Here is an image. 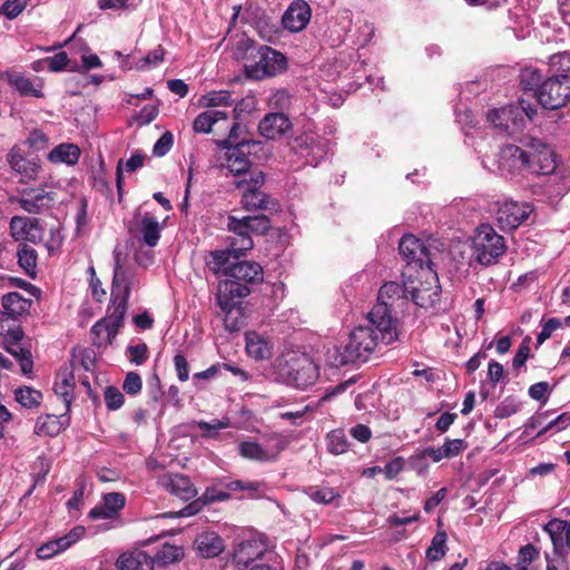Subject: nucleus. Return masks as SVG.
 I'll list each match as a JSON object with an SVG mask.
<instances>
[{
	"instance_id": "1",
	"label": "nucleus",
	"mask_w": 570,
	"mask_h": 570,
	"mask_svg": "<svg viewBox=\"0 0 570 570\" xmlns=\"http://www.w3.org/2000/svg\"><path fill=\"white\" fill-rule=\"evenodd\" d=\"M527 147L529 150H523L515 145L502 147L495 161L497 167L489 169L508 179H520L528 174L550 175L554 171V153L548 145L530 138Z\"/></svg>"
},
{
	"instance_id": "2",
	"label": "nucleus",
	"mask_w": 570,
	"mask_h": 570,
	"mask_svg": "<svg viewBox=\"0 0 570 570\" xmlns=\"http://www.w3.org/2000/svg\"><path fill=\"white\" fill-rule=\"evenodd\" d=\"M140 285V278L136 268L126 263V257L118 249L114 250V277L111 284L110 305L108 315L92 326V332L100 334L106 332L110 338L117 334L122 325L128 307V299L132 289Z\"/></svg>"
},
{
	"instance_id": "3",
	"label": "nucleus",
	"mask_w": 570,
	"mask_h": 570,
	"mask_svg": "<svg viewBox=\"0 0 570 570\" xmlns=\"http://www.w3.org/2000/svg\"><path fill=\"white\" fill-rule=\"evenodd\" d=\"M407 282L385 283L379 291L377 303L367 314V321L381 333L382 341L387 345L399 340V320L396 313L407 304Z\"/></svg>"
},
{
	"instance_id": "4",
	"label": "nucleus",
	"mask_w": 570,
	"mask_h": 570,
	"mask_svg": "<svg viewBox=\"0 0 570 570\" xmlns=\"http://www.w3.org/2000/svg\"><path fill=\"white\" fill-rule=\"evenodd\" d=\"M380 342L385 344L381 333L367 321L366 325H358L350 332L344 345L328 346L324 355L325 362L332 367L364 363L375 352Z\"/></svg>"
},
{
	"instance_id": "5",
	"label": "nucleus",
	"mask_w": 570,
	"mask_h": 570,
	"mask_svg": "<svg viewBox=\"0 0 570 570\" xmlns=\"http://www.w3.org/2000/svg\"><path fill=\"white\" fill-rule=\"evenodd\" d=\"M261 281H263V269L259 264L249 261L235 262L227 272V278L218 285V306L229 312L233 299L246 297L249 294L248 285Z\"/></svg>"
},
{
	"instance_id": "6",
	"label": "nucleus",
	"mask_w": 570,
	"mask_h": 570,
	"mask_svg": "<svg viewBox=\"0 0 570 570\" xmlns=\"http://www.w3.org/2000/svg\"><path fill=\"white\" fill-rule=\"evenodd\" d=\"M562 73L548 78L535 92L539 104L546 109H559L570 100V53L556 57Z\"/></svg>"
},
{
	"instance_id": "7",
	"label": "nucleus",
	"mask_w": 570,
	"mask_h": 570,
	"mask_svg": "<svg viewBox=\"0 0 570 570\" xmlns=\"http://www.w3.org/2000/svg\"><path fill=\"white\" fill-rule=\"evenodd\" d=\"M538 108L523 97L517 104H512L488 112V120L502 131L510 135L521 131L525 125V118L533 120Z\"/></svg>"
},
{
	"instance_id": "8",
	"label": "nucleus",
	"mask_w": 570,
	"mask_h": 570,
	"mask_svg": "<svg viewBox=\"0 0 570 570\" xmlns=\"http://www.w3.org/2000/svg\"><path fill=\"white\" fill-rule=\"evenodd\" d=\"M271 228V222L266 215L246 216L237 218L234 215L227 217V229L233 234L232 248L238 252H247L253 248L252 234L263 235Z\"/></svg>"
},
{
	"instance_id": "9",
	"label": "nucleus",
	"mask_w": 570,
	"mask_h": 570,
	"mask_svg": "<svg viewBox=\"0 0 570 570\" xmlns=\"http://www.w3.org/2000/svg\"><path fill=\"white\" fill-rule=\"evenodd\" d=\"M287 69V58L279 51L268 47L259 46L254 55V61L244 66L246 78L263 80L276 77Z\"/></svg>"
},
{
	"instance_id": "10",
	"label": "nucleus",
	"mask_w": 570,
	"mask_h": 570,
	"mask_svg": "<svg viewBox=\"0 0 570 570\" xmlns=\"http://www.w3.org/2000/svg\"><path fill=\"white\" fill-rule=\"evenodd\" d=\"M407 282V294L413 303L420 307L429 308L440 301L441 287L438 275L431 267L415 271L414 277H405Z\"/></svg>"
},
{
	"instance_id": "11",
	"label": "nucleus",
	"mask_w": 570,
	"mask_h": 570,
	"mask_svg": "<svg viewBox=\"0 0 570 570\" xmlns=\"http://www.w3.org/2000/svg\"><path fill=\"white\" fill-rule=\"evenodd\" d=\"M472 244L473 256L485 266L497 263L505 252L504 238L487 224L476 229Z\"/></svg>"
},
{
	"instance_id": "12",
	"label": "nucleus",
	"mask_w": 570,
	"mask_h": 570,
	"mask_svg": "<svg viewBox=\"0 0 570 570\" xmlns=\"http://www.w3.org/2000/svg\"><path fill=\"white\" fill-rule=\"evenodd\" d=\"M264 183L265 175L262 171L250 174L248 180L236 183L237 187H244L242 205L246 210H278V202L262 190Z\"/></svg>"
},
{
	"instance_id": "13",
	"label": "nucleus",
	"mask_w": 570,
	"mask_h": 570,
	"mask_svg": "<svg viewBox=\"0 0 570 570\" xmlns=\"http://www.w3.org/2000/svg\"><path fill=\"white\" fill-rule=\"evenodd\" d=\"M277 556L269 550L266 541L259 537H252L238 542L233 550L232 563L243 570L250 568L258 562H265L275 559Z\"/></svg>"
},
{
	"instance_id": "14",
	"label": "nucleus",
	"mask_w": 570,
	"mask_h": 570,
	"mask_svg": "<svg viewBox=\"0 0 570 570\" xmlns=\"http://www.w3.org/2000/svg\"><path fill=\"white\" fill-rule=\"evenodd\" d=\"M399 250L407 262V267L403 272V277H414L415 271L430 267L431 257L428 247L421 239L413 235H404L399 243Z\"/></svg>"
},
{
	"instance_id": "15",
	"label": "nucleus",
	"mask_w": 570,
	"mask_h": 570,
	"mask_svg": "<svg viewBox=\"0 0 570 570\" xmlns=\"http://www.w3.org/2000/svg\"><path fill=\"white\" fill-rule=\"evenodd\" d=\"M56 202V193L48 185L22 187L19 189L18 203L29 214H41L49 210Z\"/></svg>"
},
{
	"instance_id": "16",
	"label": "nucleus",
	"mask_w": 570,
	"mask_h": 570,
	"mask_svg": "<svg viewBox=\"0 0 570 570\" xmlns=\"http://www.w3.org/2000/svg\"><path fill=\"white\" fill-rule=\"evenodd\" d=\"M318 375L317 365L306 355H302L288 365L286 382L296 389L305 390L317 381Z\"/></svg>"
},
{
	"instance_id": "17",
	"label": "nucleus",
	"mask_w": 570,
	"mask_h": 570,
	"mask_svg": "<svg viewBox=\"0 0 570 570\" xmlns=\"http://www.w3.org/2000/svg\"><path fill=\"white\" fill-rule=\"evenodd\" d=\"M532 213L528 203L505 202L497 212V222L504 230H512L525 222Z\"/></svg>"
},
{
	"instance_id": "18",
	"label": "nucleus",
	"mask_w": 570,
	"mask_h": 570,
	"mask_svg": "<svg viewBox=\"0 0 570 570\" xmlns=\"http://www.w3.org/2000/svg\"><path fill=\"white\" fill-rule=\"evenodd\" d=\"M283 450L284 442L281 440H277L276 443H268L266 445L252 441H244L238 444V452L243 458L259 462L275 461Z\"/></svg>"
},
{
	"instance_id": "19",
	"label": "nucleus",
	"mask_w": 570,
	"mask_h": 570,
	"mask_svg": "<svg viewBox=\"0 0 570 570\" xmlns=\"http://www.w3.org/2000/svg\"><path fill=\"white\" fill-rule=\"evenodd\" d=\"M10 234L16 240L36 244L41 240L43 229L37 218L13 216L10 220Z\"/></svg>"
},
{
	"instance_id": "20",
	"label": "nucleus",
	"mask_w": 570,
	"mask_h": 570,
	"mask_svg": "<svg viewBox=\"0 0 570 570\" xmlns=\"http://www.w3.org/2000/svg\"><path fill=\"white\" fill-rule=\"evenodd\" d=\"M245 253L232 248V236H229L228 245L225 249H215L206 255L205 265L213 274L227 277V272L235 264L232 259H237Z\"/></svg>"
},
{
	"instance_id": "21",
	"label": "nucleus",
	"mask_w": 570,
	"mask_h": 570,
	"mask_svg": "<svg viewBox=\"0 0 570 570\" xmlns=\"http://www.w3.org/2000/svg\"><path fill=\"white\" fill-rule=\"evenodd\" d=\"M86 533V529L82 525H77L71 529L67 534L43 543L37 550V556L40 559H50L56 554L63 552L72 544L78 542Z\"/></svg>"
},
{
	"instance_id": "22",
	"label": "nucleus",
	"mask_w": 570,
	"mask_h": 570,
	"mask_svg": "<svg viewBox=\"0 0 570 570\" xmlns=\"http://www.w3.org/2000/svg\"><path fill=\"white\" fill-rule=\"evenodd\" d=\"M157 482L160 488L185 501L193 499L197 494L194 484L183 474L165 473L158 478Z\"/></svg>"
},
{
	"instance_id": "23",
	"label": "nucleus",
	"mask_w": 570,
	"mask_h": 570,
	"mask_svg": "<svg viewBox=\"0 0 570 570\" xmlns=\"http://www.w3.org/2000/svg\"><path fill=\"white\" fill-rule=\"evenodd\" d=\"M311 20V8L307 2L296 0L284 12L282 22L284 28L292 32L303 30Z\"/></svg>"
},
{
	"instance_id": "24",
	"label": "nucleus",
	"mask_w": 570,
	"mask_h": 570,
	"mask_svg": "<svg viewBox=\"0 0 570 570\" xmlns=\"http://www.w3.org/2000/svg\"><path fill=\"white\" fill-rule=\"evenodd\" d=\"M8 163L11 169L20 176V184H28L38 179L41 169L38 159H28L16 150H11L8 155Z\"/></svg>"
},
{
	"instance_id": "25",
	"label": "nucleus",
	"mask_w": 570,
	"mask_h": 570,
	"mask_svg": "<svg viewBox=\"0 0 570 570\" xmlns=\"http://www.w3.org/2000/svg\"><path fill=\"white\" fill-rule=\"evenodd\" d=\"M291 127L292 122L285 112H269L259 121L258 131L267 139H276Z\"/></svg>"
},
{
	"instance_id": "26",
	"label": "nucleus",
	"mask_w": 570,
	"mask_h": 570,
	"mask_svg": "<svg viewBox=\"0 0 570 570\" xmlns=\"http://www.w3.org/2000/svg\"><path fill=\"white\" fill-rule=\"evenodd\" d=\"M118 570H154V558L144 550L124 552L116 561Z\"/></svg>"
},
{
	"instance_id": "27",
	"label": "nucleus",
	"mask_w": 570,
	"mask_h": 570,
	"mask_svg": "<svg viewBox=\"0 0 570 570\" xmlns=\"http://www.w3.org/2000/svg\"><path fill=\"white\" fill-rule=\"evenodd\" d=\"M247 144L242 141L237 142L233 147H229L225 154V167L229 173L238 176L242 174H246L250 161L244 150Z\"/></svg>"
},
{
	"instance_id": "28",
	"label": "nucleus",
	"mask_w": 570,
	"mask_h": 570,
	"mask_svg": "<svg viewBox=\"0 0 570 570\" xmlns=\"http://www.w3.org/2000/svg\"><path fill=\"white\" fill-rule=\"evenodd\" d=\"M76 386L75 375L70 367L60 368L57 374L53 391L57 396L61 397L66 410L69 411Z\"/></svg>"
},
{
	"instance_id": "29",
	"label": "nucleus",
	"mask_w": 570,
	"mask_h": 570,
	"mask_svg": "<svg viewBox=\"0 0 570 570\" xmlns=\"http://www.w3.org/2000/svg\"><path fill=\"white\" fill-rule=\"evenodd\" d=\"M161 229L158 219L149 213H145L138 223L140 239L148 247H155L158 244Z\"/></svg>"
},
{
	"instance_id": "30",
	"label": "nucleus",
	"mask_w": 570,
	"mask_h": 570,
	"mask_svg": "<svg viewBox=\"0 0 570 570\" xmlns=\"http://www.w3.org/2000/svg\"><path fill=\"white\" fill-rule=\"evenodd\" d=\"M9 83L22 96L42 97V80L29 78L20 72L9 75Z\"/></svg>"
},
{
	"instance_id": "31",
	"label": "nucleus",
	"mask_w": 570,
	"mask_h": 570,
	"mask_svg": "<svg viewBox=\"0 0 570 570\" xmlns=\"http://www.w3.org/2000/svg\"><path fill=\"white\" fill-rule=\"evenodd\" d=\"M228 118L229 114L226 110L207 109L195 118L193 129L197 134H209L216 124L226 121Z\"/></svg>"
},
{
	"instance_id": "32",
	"label": "nucleus",
	"mask_w": 570,
	"mask_h": 570,
	"mask_svg": "<svg viewBox=\"0 0 570 570\" xmlns=\"http://www.w3.org/2000/svg\"><path fill=\"white\" fill-rule=\"evenodd\" d=\"M246 352L255 360H265L272 355L271 342L257 332H248L245 335Z\"/></svg>"
},
{
	"instance_id": "33",
	"label": "nucleus",
	"mask_w": 570,
	"mask_h": 570,
	"mask_svg": "<svg viewBox=\"0 0 570 570\" xmlns=\"http://www.w3.org/2000/svg\"><path fill=\"white\" fill-rule=\"evenodd\" d=\"M543 530L549 534L553 551L558 556L564 554V534L570 530V521L552 519L544 524Z\"/></svg>"
},
{
	"instance_id": "34",
	"label": "nucleus",
	"mask_w": 570,
	"mask_h": 570,
	"mask_svg": "<svg viewBox=\"0 0 570 570\" xmlns=\"http://www.w3.org/2000/svg\"><path fill=\"white\" fill-rule=\"evenodd\" d=\"M1 303L3 311L12 320H17L18 317L29 312L32 301L29 298H24L21 294L17 292H10L2 296Z\"/></svg>"
},
{
	"instance_id": "35",
	"label": "nucleus",
	"mask_w": 570,
	"mask_h": 570,
	"mask_svg": "<svg viewBox=\"0 0 570 570\" xmlns=\"http://www.w3.org/2000/svg\"><path fill=\"white\" fill-rule=\"evenodd\" d=\"M80 155L81 150L77 145L65 142L56 146L48 154V159L52 164L73 166L79 161Z\"/></svg>"
},
{
	"instance_id": "36",
	"label": "nucleus",
	"mask_w": 570,
	"mask_h": 570,
	"mask_svg": "<svg viewBox=\"0 0 570 570\" xmlns=\"http://www.w3.org/2000/svg\"><path fill=\"white\" fill-rule=\"evenodd\" d=\"M198 552L204 558H213L224 550L223 539L215 532H204L195 541Z\"/></svg>"
},
{
	"instance_id": "37",
	"label": "nucleus",
	"mask_w": 570,
	"mask_h": 570,
	"mask_svg": "<svg viewBox=\"0 0 570 570\" xmlns=\"http://www.w3.org/2000/svg\"><path fill=\"white\" fill-rule=\"evenodd\" d=\"M235 99L228 90H213L203 95L199 104L208 109H217L219 107H233Z\"/></svg>"
},
{
	"instance_id": "38",
	"label": "nucleus",
	"mask_w": 570,
	"mask_h": 570,
	"mask_svg": "<svg viewBox=\"0 0 570 570\" xmlns=\"http://www.w3.org/2000/svg\"><path fill=\"white\" fill-rule=\"evenodd\" d=\"M327 451L333 455H341L348 451L350 442L342 429L330 431L325 436Z\"/></svg>"
},
{
	"instance_id": "39",
	"label": "nucleus",
	"mask_w": 570,
	"mask_h": 570,
	"mask_svg": "<svg viewBox=\"0 0 570 570\" xmlns=\"http://www.w3.org/2000/svg\"><path fill=\"white\" fill-rule=\"evenodd\" d=\"M4 347L7 352H9L11 355H13L19 362L21 366V371L23 374H29L32 371V356L30 351L24 350L20 345V341L18 343H12L11 337L4 338Z\"/></svg>"
},
{
	"instance_id": "40",
	"label": "nucleus",
	"mask_w": 570,
	"mask_h": 570,
	"mask_svg": "<svg viewBox=\"0 0 570 570\" xmlns=\"http://www.w3.org/2000/svg\"><path fill=\"white\" fill-rule=\"evenodd\" d=\"M62 428L63 423L59 416L47 414L38 417L35 425V432L38 435L53 436L59 434Z\"/></svg>"
},
{
	"instance_id": "41",
	"label": "nucleus",
	"mask_w": 570,
	"mask_h": 570,
	"mask_svg": "<svg viewBox=\"0 0 570 570\" xmlns=\"http://www.w3.org/2000/svg\"><path fill=\"white\" fill-rule=\"evenodd\" d=\"M88 517L92 520H108L107 523L99 525V529L102 531L115 529L122 524L119 517L115 512L109 511L104 503L94 507L89 511Z\"/></svg>"
},
{
	"instance_id": "42",
	"label": "nucleus",
	"mask_w": 570,
	"mask_h": 570,
	"mask_svg": "<svg viewBox=\"0 0 570 570\" xmlns=\"http://www.w3.org/2000/svg\"><path fill=\"white\" fill-rule=\"evenodd\" d=\"M19 266L30 276H33L37 267V253L36 250L23 244L19 247L18 253Z\"/></svg>"
},
{
	"instance_id": "43",
	"label": "nucleus",
	"mask_w": 570,
	"mask_h": 570,
	"mask_svg": "<svg viewBox=\"0 0 570 570\" xmlns=\"http://www.w3.org/2000/svg\"><path fill=\"white\" fill-rule=\"evenodd\" d=\"M304 492L312 501L320 504H330L334 502V500L341 498L340 493L335 489L328 487H309L305 489Z\"/></svg>"
},
{
	"instance_id": "44",
	"label": "nucleus",
	"mask_w": 570,
	"mask_h": 570,
	"mask_svg": "<svg viewBox=\"0 0 570 570\" xmlns=\"http://www.w3.org/2000/svg\"><path fill=\"white\" fill-rule=\"evenodd\" d=\"M184 556V551L180 547L165 543L158 550L154 558V563L169 564L180 560Z\"/></svg>"
},
{
	"instance_id": "45",
	"label": "nucleus",
	"mask_w": 570,
	"mask_h": 570,
	"mask_svg": "<svg viewBox=\"0 0 570 570\" xmlns=\"http://www.w3.org/2000/svg\"><path fill=\"white\" fill-rule=\"evenodd\" d=\"M197 428L203 432V436L207 439H215L218 436L220 430L230 426V420L228 417L214 419L210 422L197 421L195 423Z\"/></svg>"
},
{
	"instance_id": "46",
	"label": "nucleus",
	"mask_w": 570,
	"mask_h": 570,
	"mask_svg": "<svg viewBox=\"0 0 570 570\" xmlns=\"http://www.w3.org/2000/svg\"><path fill=\"white\" fill-rule=\"evenodd\" d=\"M16 401L23 407L32 409L40 404L42 400L41 392L29 386L19 387L14 391Z\"/></svg>"
},
{
	"instance_id": "47",
	"label": "nucleus",
	"mask_w": 570,
	"mask_h": 570,
	"mask_svg": "<svg viewBox=\"0 0 570 570\" xmlns=\"http://www.w3.org/2000/svg\"><path fill=\"white\" fill-rule=\"evenodd\" d=\"M446 533L444 531H438L433 537L430 547L426 549V558L430 561L441 560L446 552Z\"/></svg>"
},
{
	"instance_id": "48",
	"label": "nucleus",
	"mask_w": 570,
	"mask_h": 570,
	"mask_svg": "<svg viewBox=\"0 0 570 570\" xmlns=\"http://www.w3.org/2000/svg\"><path fill=\"white\" fill-rule=\"evenodd\" d=\"M12 320L4 311H0V336L11 337L12 343H18L23 337V332L19 326L14 325Z\"/></svg>"
},
{
	"instance_id": "49",
	"label": "nucleus",
	"mask_w": 570,
	"mask_h": 570,
	"mask_svg": "<svg viewBox=\"0 0 570 570\" xmlns=\"http://www.w3.org/2000/svg\"><path fill=\"white\" fill-rule=\"evenodd\" d=\"M330 147V140L317 135V142H315L312 147V151H307L306 154V163L312 166H316L318 161L328 153Z\"/></svg>"
},
{
	"instance_id": "50",
	"label": "nucleus",
	"mask_w": 570,
	"mask_h": 570,
	"mask_svg": "<svg viewBox=\"0 0 570 570\" xmlns=\"http://www.w3.org/2000/svg\"><path fill=\"white\" fill-rule=\"evenodd\" d=\"M165 50L161 46L153 49L146 57L137 61L136 68L138 70H146L157 67L164 61Z\"/></svg>"
},
{
	"instance_id": "51",
	"label": "nucleus",
	"mask_w": 570,
	"mask_h": 570,
	"mask_svg": "<svg viewBox=\"0 0 570 570\" xmlns=\"http://www.w3.org/2000/svg\"><path fill=\"white\" fill-rule=\"evenodd\" d=\"M541 73L533 68H524L520 73V81L523 88L529 91H534V94L541 85Z\"/></svg>"
},
{
	"instance_id": "52",
	"label": "nucleus",
	"mask_w": 570,
	"mask_h": 570,
	"mask_svg": "<svg viewBox=\"0 0 570 570\" xmlns=\"http://www.w3.org/2000/svg\"><path fill=\"white\" fill-rule=\"evenodd\" d=\"M292 96L284 89L276 90L268 99V106L271 109L278 110L277 112H284L291 108Z\"/></svg>"
},
{
	"instance_id": "53",
	"label": "nucleus",
	"mask_w": 570,
	"mask_h": 570,
	"mask_svg": "<svg viewBox=\"0 0 570 570\" xmlns=\"http://www.w3.org/2000/svg\"><path fill=\"white\" fill-rule=\"evenodd\" d=\"M409 468L415 471L417 474H425L429 470V456L425 453L424 449L416 450L409 459H407Z\"/></svg>"
},
{
	"instance_id": "54",
	"label": "nucleus",
	"mask_w": 570,
	"mask_h": 570,
	"mask_svg": "<svg viewBox=\"0 0 570 570\" xmlns=\"http://www.w3.org/2000/svg\"><path fill=\"white\" fill-rule=\"evenodd\" d=\"M539 556L538 549L532 544L523 546L519 550L517 570H531L529 564Z\"/></svg>"
},
{
	"instance_id": "55",
	"label": "nucleus",
	"mask_w": 570,
	"mask_h": 570,
	"mask_svg": "<svg viewBox=\"0 0 570 570\" xmlns=\"http://www.w3.org/2000/svg\"><path fill=\"white\" fill-rule=\"evenodd\" d=\"M315 142H317V135L304 134L295 139L293 149L298 155L306 158L307 151H312V147Z\"/></svg>"
},
{
	"instance_id": "56",
	"label": "nucleus",
	"mask_w": 570,
	"mask_h": 570,
	"mask_svg": "<svg viewBox=\"0 0 570 570\" xmlns=\"http://www.w3.org/2000/svg\"><path fill=\"white\" fill-rule=\"evenodd\" d=\"M222 312L225 314L224 323L225 327L228 332H235L238 331L242 326L240 322V309L236 307V302L233 299V305L230 307V311L222 309Z\"/></svg>"
},
{
	"instance_id": "57",
	"label": "nucleus",
	"mask_w": 570,
	"mask_h": 570,
	"mask_svg": "<svg viewBox=\"0 0 570 570\" xmlns=\"http://www.w3.org/2000/svg\"><path fill=\"white\" fill-rule=\"evenodd\" d=\"M102 503L119 517V512L125 508L126 498L122 493L110 492L104 495Z\"/></svg>"
},
{
	"instance_id": "58",
	"label": "nucleus",
	"mask_w": 570,
	"mask_h": 570,
	"mask_svg": "<svg viewBox=\"0 0 570 570\" xmlns=\"http://www.w3.org/2000/svg\"><path fill=\"white\" fill-rule=\"evenodd\" d=\"M105 402L108 410H118L124 404V395L116 387H107L105 391Z\"/></svg>"
},
{
	"instance_id": "59",
	"label": "nucleus",
	"mask_w": 570,
	"mask_h": 570,
	"mask_svg": "<svg viewBox=\"0 0 570 570\" xmlns=\"http://www.w3.org/2000/svg\"><path fill=\"white\" fill-rule=\"evenodd\" d=\"M466 446V443L462 439H446L442 445V451L448 459H451L460 454Z\"/></svg>"
},
{
	"instance_id": "60",
	"label": "nucleus",
	"mask_w": 570,
	"mask_h": 570,
	"mask_svg": "<svg viewBox=\"0 0 570 570\" xmlns=\"http://www.w3.org/2000/svg\"><path fill=\"white\" fill-rule=\"evenodd\" d=\"M47 69L51 72L62 71L69 62L68 55L65 51L58 52L55 56L47 57Z\"/></svg>"
},
{
	"instance_id": "61",
	"label": "nucleus",
	"mask_w": 570,
	"mask_h": 570,
	"mask_svg": "<svg viewBox=\"0 0 570 570\" xmlns=\"http://www.w3.org/2000/svg\"><path fill=\"white\" fill-rule=\"evenodd\" d=\"M174 137L173 134L166 131L160 136V138L155 142L153 153L154 155L161 157L165 156L173 147Z\"/></svg>"
},
{
	"instance_id": "62",
	"label": "nucleus",
	"mask_w": 570,
	"mask_h": 570,
	"mask_svg": "<svg viewBox=\"0 0 570 570\" xmlns=\"http://www.w3.org/2000/svg\"><path fill=\"white\" fill-rule=\"evenodd\" d=\"M128 356L131 363L141 365L148 357V348L145 343L128 346Z\"/></svg>"
},
{
	"instance_id": "63",
	"label": "nucleus",
	"mask_w": 570,
	"mask_h": 570,
	"mask_svg": "<svg viewBox=\"0 0 570 570\" xmlns=\"http://www.w3.org/2000/svg\"><path fill=\"white\" fill-rule=\"evenodd\" d=\"M142 382L140 376L135 372H129L124 381L122 389L127 394L136 395L140 392Z\"/></svg>"
},
{
	"instance_id": "64",
	"label": "nucleus",
	"mask_w": 570,
	"mask_h": 570,
	"mask_svg": "<svg viewBox=\"0 0 570 570\" xmlns=\"http://www.w3.org/2000/svg\"><path fill=\"white\" fill-rule=\"evenodd\" d=\"M374 35V27L372 23L367 21L360 22V26L357 27V36L355 42L363 47L367 45L372 37Z\"/></svg>"
}]
</instances>
